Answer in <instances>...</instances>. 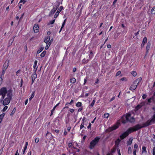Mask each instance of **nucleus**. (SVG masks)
Segmentation results:
<instances>
[{
	"label": "nucleus",
	"mask_w": 155,
	"mask_h": 155,
	"mask_svg": "<svg viewBox=\"0 0 155 155\" xmlns=\"http://www.w3.org/2000/svg\"><path fill=\"white\" fill-rule=\"evenodd\" d=\"M118 126L117 125H115L112 127H109L106 130V132H110L114 130H115L118 128Z\"/></svg>",
	"instance_id": "obj_5"
},
{
	"label": "nucleus",
	"mask_w": 155,
	"mask_h": 155,
	"mask_svg": "<svg viewBox=\"0 0 155 155\" xmlns=\"http://www.w3.org/2000/svg\"><path fill=\"white\" fill-rule=\"evenodd\" d=\"M46 52V51H44L41 54L40 56L41 57H44Z\"/></svg>",
	"instance_id": "obj_23"
},
{
	"label": "nucleus",
	"mask_w": 155,
	"mask_h": 155,
	"mask_svg": "<svg viewBox=\"0 0 155 155\" xmlns=\"http://www.w3.org/2000/svg\"><path fill=\"white\" fill-rule=\"evenodd\" d=\"M121 73V72L120 71H118L116 73V76H117L120 75Z\"/></svg>",
	"instance_id": "obj_36"
},
{
	"label": "nucleus",
	"mask_w": 155,
	"mask_h": 155,
	"mask_svg": "<svg viewBox=\"0 0 155 155\" xmlns=\"http://www.w3.org/2000/svg\"><path fill=\"white\" fill-rule=\"evenodd\" d=\"M23 82V79H21V85H20V87H22V85Z\"/></svg>",
	"instance_id": "obj_49"
},
{
	"label": "nucleus",
	"mask_w": 155,
	"mask_h": 155,
	"mask_svg": "<svg viewBox=\"0 0 155 155\" xmlns=\"http://www.w3.org/2000/svg\"><path fill=\"white\" fill-rule=\"evenodd\" d=\"M55 108H56V107H53V109H52V110L51 111H52L54 112V110H55Z\"/></svg>",
	"instance_id": "obj_64"
},
{
	"label": "nucleus",
	"mask_w": 155,
	"mask_h": 155,
	"mask_svg": "<svg viewBox=\"0 0 155 155\" xmlns=\"http://www.w3.org/2000/svg\"><path fill=\"white\" fill-rule=\"evenodd\" d=\"M43 49H44L43 48H41L40 49L38 50V51H37V53L38 54H39L40 52H41L43 50Z\"/></svg>",
	"instance_id": "obj_31"
},
{
	"label": "nucleus",
	"mask_w": 155,
	"mask_h": 155,
	"mask_svg": "<svg viewBox=\"0 0 155 155\" xmlns=\"http://www.w3.org/2000/svg\"><path fill=\"white\" fill-rule=\"evenodd\" d=\"M142 80V78L141 77L138 78V79L136 80L134 82V84H137V85Z\"/></svg>",
	"instance_id": "obj_13"
},
{
	"label": "nucleus",
	"mask_w": 155,
	"mask_h": 155,
	"mask_svg": "<svg viewBox=\"0 0 155 155\" xmlns=\"http://www.w3.org/2000/svg\"><path fill=\"white\" fill-rule=\"evenodd\" d=\"M51 44V43H50V42L45 47V49L46 50H47L48 48Z\"/></svg>",
	"instance_id": "obj_35"
},
{
	"label": "nucleus",
	"mask_w": 155,
	"mask_h": 155,
	"mask_svg": "<svg viewBox=\"0 0 155 155\" xmlns=\"http://www.w3.org/2000/svg\"><path fill=\"white\" fill-rule=\"evenodd\" d=\"M56 10V9L54 7L53 8L49 14V15H51V14H53Z\"/></svg>",
	"instance_id": "obj_15"
},
{
	"label": "nucleus",
	"mask_w": 155,
	"mask_h": 155,
	"mask_svg": "<svg viewBox=\"0 0 155 155\" xmlns=\"http://www.w3.org/2000/svg\"><path fill=\"white\" fill-rule=\"evenodd\" d=\"M120 80L122 81H124V80H126V81L127 80V79H126V78H122L121 79H120Z\"/></svg>",
	"instance_id": "obj_47"
},
{
	"label": "nucleus",
	"mask_w": 155,
	"mask_h": 155,
	"mask_svg": "<svg viewBox=\"0 0 155 155\" xmlns=\"http://www.w3.org/2000/svg\"><path fill=\"white\" fill-rule=\"evenodd\" d=\"M60 5V3L59 2H56V3H54V7H55V8L56 9V10L57 9V8H58V7Z\"/></svg>",
	"instance_id": "obj_16"
},
{
	"label": "nucleus",
	"mask_w": 155,
	"mask_h": 155,
	"mask_svg": "<svg viewBox=\"0 0 155 155\" xmlns=\"http://www.w3.org/2000/svg\"><path fill=\"white\" fill-rule=\"evenodd\" d=\"M142 106V105L139 104L136 107L135 109L136 110H138Z\"/></svg>",
	"instance_id": "obj_26"
},
{
	"label": "nucleus",
	"mask_w": 155,
	"mask_h": 155,
	"mask_svg": "<svg viewBox=\"0 0 155 155\" xmlns=\"http://www.w3.org/2000/svg\"><path fill=\"white\" fill-rule=\"evenodd\" d=\"M34 31L35 33H37L39 30V27L38 24H35L33 27Z\"/></svg>",
	"instance_id": "obj_9"
},
{
	"label": "nucleus",
	"mask_w": 155,
	"mask_h": 155,
	"mask_svg": "<svg viewBox=\"0 0 155 155\" xmlns=\"http://www.w3.org/2000/svg\"><path fill=\"white\" fill-rule=\"evenodd\" d=\"M63 7L62 6H61L59 8L57 12H56L55 14L54 15V18H56L58 16L59 13L61 11V10L63 9Z\"/></svg>",
	"instance_id": "obj_7"
},
{
	"label": "nucleus",
	"mask_w": 155,
	"mask_h": 155,
	"mask_svg": "<svg viewBox=\"0 0 155 155\" xmlns=\"http://www.w3.org/2000/svg\"><path fill=\"white\" fill-rule=\"evenodd\" d=\"M55 20L54 19L52 21H50L49 22V24H53L54 23L55 21Z\"/></svg>",
	"instance_id": "obj_38"
},
{
	"label": "nucleus",
	"mask_w": 155,
	"mask_h": 155,
	"mask_svg": "<svg viewBox=\"0 0 155 155\" xmlns=\"http://www.w3.org/2000/svg\"><path fill=\"white\" fill-rule=\"evenodd\" d=\"M37 70V68H36L35 70V73L33 74L31 76V79H32V84L34 81L35 79L37 78V75L35 73V71Z\"/></svg>",
	"instance_id": "obj_8"
},
{
	"label": "nucleus",
	"mask_w": 155,
	"mask_h": 155,
	"mask_svg": "<svg viewBox=\"0 0 155 155\" xmlns=\"http://www.w3.org/2000/svg\"><path fill=\"white\" fill-rule=\"evenodd\" d=\"M88 60H85V59H84V60L83 61V62L84 63H86L88 62Z\"/></svg>",
	"instance_id": "obj_42"
},
{
	"label": "nucleus",
	"mask_w": 155,
	"mask_h": 155,
	"mask_svg": "<svg viewBox=\"0 0 155 155\" xmlns=\"http://www.w3.org/2000/svg\"><path fill=\"white\" fill-rule=\"evenodd\" d=\"M74 102V101L71 100L70 102L69 103V104H71Z\"/></svg>",
	"instance_id": "obj_54"
},
{
	"label": "nucleus",
	"mask_w": 155,
	"mask_h": 155,
	"mask_svg": "<svg viewBox=\"0 0 155 155\" xmlns=\"http://www.w3.org/2000/svg\"><path fill=\"white\" fill-rule=\"evenodd\" d=\"M12 91L10 89L8 90V93L7 94V97L3 100L2 104L4 105H8L10 103V100H11L12 98Z\"/></svg>",
	"instance_id": "obj_3"
},
{
	"label": "nucleus",
	"mask_w": 155,
	"mask_h": 155,
	"mask_svg": "<svg viewBox=\"0 0 155 155\" xmlns=\"http://www.w3.org/2000/svg\"><path fill=\"white\" fill-rule=\"evenodd\" d=\"M109 116V114L107 113H105L104 115V117L105 118H107Z\"/></svg>",
	"instance_id": "obj_34"
},
{
	"label": "nucleus",
	"mask_w": 155,
	"mask_h": 155,
	"mask_svg": "<svg viewBox=\"0 0 155 155\" xmlns=\"http://www.w3.org/2000/svg\"><path fill=\"white\" fill-rule=\"evenodd\" d=\"M139 31H138L137 33H135V35L136 36H137L138 34H139Z\"/></svg>",
	"instance_id": "obj_56"
},
{
	"label": "nucleus",
	"mask_w": 155,
	"mask_h": 155,
	"mask_svg": "<svg viewBox=\"0 0 155 155\" xmlns=\"http://www.w3.org/2000/svg\"><path fill=\"white\" fill-rule=\"evenodd\" d=\"M147 38L146 37H145L143 39L142 42L144 43H147Z\"/></svg>",
	"instance_id": "obj_29"
},
{
	"label": "nucleus",
	"mask_w": 155,
	"mask_h": 155,
	"mask_svg": "<svg viewBox=\"0 0 155 155\" xmlns=\"http://www.w3.org/2000/svg\"><path fill=\"white\" fill-rule=\"evenodd\" d=\"M35 95L34 92H33L32 93L31 95V97L29 98V100L30 101L34 97Z\"/></svg>",
	"instance_id": "obj_28"
},
{
	"label": "nucleus",
	"mask_w": 155,
	"mask_h": 155,
	"mask_svg": "<svg viewBox=\"0 0 155 155\" xmlns=\"http://www.w3.org/2000/svg\"><path fill=\"white\" fill-rule=\"evenodd\" d=\"M107 47L109 48H111V46L110 44H108L107 45Z\"/></svg>",
	"instance_id": "obj_51"
},
{
	"label": "nucleus",
	"mask_w": 155,
	"mask_h": 155,
	"mask_svg": "<svg viewBox=\"0 0 155 155\" xmlns=\"http://www.w3.org/2000/svg\"><path fill=\"white\" fill-rule=\"evenodd\" d=\"M137 86V84H134V83L133 84H132L130 87V89L131 90H134L136 89Z\"/></svg>",
	"instance_id": "obj_12"
},
{
	"label": "nucleus",
	"mask_w": 155,
	"mask_h": 155,
	"mask_svg": "<svg viewBox=\"0 0 155 155\" xmlns=\"http://www.w3.org/2000/svg\"><path fill=\"white\" fill-rule=\"evenodd\" d=\"M66 19H65L64 20V22H63V23H62V26L61 28V29L59 31V33H60V32H61L62 29V28H63L64 27V25H65V23L66 22Z\"/></svg>",
	"instance_id": "obj_19"
},
{
	"label": "nucleus",
	"mask_w": 155,
	"mask_h": 155,
	"mask_svg": "<svg viewBox=\"0 0 155 155\" xmlns=\"http://www.w3.org/2000/svg\"><path fill=\"white\" fill-rule=\"evenodd\" d=\"M147 151L146 150V147L145 146H143L142 147V153H143L144 152L147 153Z\"/></svg>",
	"instance_id": "obj_25"
},
{
	"label": "nucleus",
	"mask_w": 155,
	"mask_h": 155,
	"mask_svg": "<svg viewBox=\"0 0 155 155\" xmlns=\"http://www.w3.org/2000/svg\"><path fill=\"white\" fill-rule=\"evenodd\" d=\"M84 127V126L83 124H81L80 126V129H81Z\"/></svg>",
	"instance_id": "obj_52"
},
{
	"label": "nucleus",
	"mask_w": 155,
	"mask_h": 155,
	"mask_svg": "<svg viewBox=\"0 0 155 155\" xmlns=\"http://www.w3.org/2000/svg\"><path fill=\"white\" fill-rule=\"evenodd\" d=\"M26 2V0H21L19 2L20 3L23 2V3H24Z\"/></svg>",
	"instance_id": "obj_44"
},
{
	"label": "nucleus",
	"mask_w": 155,
	"mask_h": 155,
	"mask_svg": "<svg viewBox=\"0 0 155 155\" xmlns=\"http://www.w3.org/2000/svg\"><path fill=\"white\" fill-rule=\"evenodd\" d=\"M151 12L152 14H155V6L153 7L152 8L151 10Z\"/></svg>",
	"instance_id": "obj_24"
},
{
	"label": "nucleus",
	"mask_w": 155,
	"mask_h": 155,
	"mask_svg": "<svg viewBox=\"0 0 155 155\" xmlns=\"http://www.w3.org/2000/svg\"><path fill=\"white\" fill-rule=\"evenodd\" d=\"M147 97L146 95L145 94H143L142 96V98L143 99H145Z\"/></svg>",
	"instance_id": "obj_46"
},
{
	"label": "nucleus",
	"mask_w": 155,
	"mask_h": 155,
	"mask_svg": "<svg viewBox=\"0 0 155 155\" xmlns=\"http://www.w3.org/2000/svg\"><path fill=\"white\" fill-rule=\"evenodd\" d=\"M70 81L71 83H74L76 82V79L74 78H73L70 79Z\"/></svg>",
	"instance_id": "obj_21"
},
{
	"label": "nucleus",
	"mask_w": 155,
	"mask_h": 155,
	"mask_svg": "<svg viewBox=\"0 0 155 155\" xmlns=\"http://www.w3.org/2000/svg\"><path fill=\"white\" fill-rule=\"evenodd\" d=\"M39 140V139L38 138H36L35 140V142L36 143H38Z\"/></svg>",
	"instance_id": "obj_41"
},
{
	"label": "nucleus",
	"mask_w": 155,
	"mask_h": 155,
	"mask_svg": "<svg viewBox=\"0 0 155 155\" xmlns=\"http://www.w3.org/2000/svg\"><path fill=\"white\" fill-rule=\"evenodd\" d=\"M131 114H128L126 115H124L121 117V122L124 124H125L128 121L132 123L135 121V119L133 117H130Z\"/></svg>",
	"instance_id": "obj_2"
},
{
	"label": "nucleus",
	"mask_w": 155,
	"mask_h": 155,
	"mask_svg": "<svg viewBox=\"0 0 155 155\" xmlns=\"http://www.w3.org/2000/svg\"><path fill=\"white\" fill-rule=\"evenodd\" d=\"M16 108H14L13 109V110L12 111V112L11 113V115H13L14 113H15V110H16Z\"/></svg>",
	"instance_id": "obj_32"
},
{
	"label": "nucleus",
	"mask_w": 155,
	"mask_h": 155,
	"mask_svg": "<svg viewBox=\"0 0 155 155\" xmlns=\"http://www.w3.org/2000/svg\"><path fill=\"white\" fill-rule=\"evenodd\" d=\"M89 94H88V93H86V94H85V97H87V96H88Z\"/></svg>",
	"instance_id": "obj_63"
},
{
	"label": "nucleus",
	"mask_w": 155,
	"mask_h": 155,
	"mask_svg": "<svg viewBox=\"0 0 155 155\" xmlns=\"http://www.w3.org/2000/svg\"><path fill=\"white\" fill-rule=\"evenodd\" d=\"M150 44L149 42H148L147 44V52H148V51L150 49Z\"/></svg>",
	"instance_id": "obj_20"
},
{
	"label": "nucleus",
	"mask_w": 155,
	"mask_h": 155,
	"mask_svg": "<svg viewBox=\"0 0 155 155\" xmlns=\"http://www.w3.org/2000/svg\"><path fill=\"white\" fill-rule=\"evenodd\" d=\"M114 99V97H113L110 100V101H113Z\"/></svg>",
	"instance_id": "obj_59"
},
{
	"label": "nucleus",
	"mask_w": 155,
	"mask_h": 155,
	"mask_svg": "<svg viewBox=\"0 0 155 155\" xmlns=\"http://www.w3.org/2000/svg\"><path fill=\"white\" fill-rule=\"evenodd\" d=\"M134 147L135 148H137L138 147L137 145V144H135L134 145Z\"/></svg>",
	"instance_id": "obj_48"
},
{
	"label": "nucleus",
	"mask_w": 155,
	"mask_h": 155,
	"mask_svg": "<svg viewBox=\"0 0 155 155\" xmlns=\"http://www.w3.org/2000/svg\"><path fill=\"white\" fill-rule=\"evenodd\" d=\"M154 98L153 97H152L148 99V102L149 103L151 102L152 101H154Z\"/></svg>",
	"instance_id": "obj_22"
},
{
	"label": "nucleus",
	"mask_w": 155,
	"mask_h": 155,
	"mask_svg": "<svg viewBox=\"0 0 155 155\" xmlns=\"http://www.w3.org/2000/svg\"><path fill=\"white\" fill-rule=\"evenodd\" d=\"M133 140L132 138H130L129 139V141L127 142V144L129 145H131L132 143Z\"/></svg>",
	"instance_id": "obj_17"
},
{
	"label": "nucleus",
	"mask_w": 155,
	"mask_h": 155,
	"mask_svg": "<svg viewBox=\"0 0 155 155\" xmlns=\"http://www.w3.org/2000/svg\"><path fill=\"white\" fill-rule=\"evenodd\" d=\"M155 122V114L153 116L152 118L150 121L148 120L146 123L143 124V126H141L140 124H137L134 126L133 127L129 128L126 132L124 133L120 136V137L121 139H123L127 136L129 134L132 132L137 130L141 128L147 127L150 125V123Z\"/></svg>",
	"instance_id": "obj_1"
},
{
	"label": "nucleus",
	"mask_w": 155,
	"mask_h": 155,
	"mask_svg": "<svg viewBox=\"0 0 155 155\" xmlns=\"http://www.w3.org/2000/svg\"><path fill=\"white\" fill-rule=\"evenodd\" d=\"M91 123H89V125L87 127V128L88 129L90 128L91 127Z\"/></svg>",
	"instance_id": "obj_45"
},
{
	"label": "nucleus",
	"mask_w": 155,
	"mask_h": 155,
	"mask_svg": "<svg viewBox=\"0 0 155 155\" xmlns=\"http://www.w3.org/2000/svg\"><path fill=\"white\" fill-rule=\"evenodd\" d=\"M81 105V103L80 102H78L76 104V106L78 107H80Z\"/></svg>",
	"instance_id": "obj_30"
},
{
	"label": "nucleus",
	"mask_w": 155,
	"mask_h": 155,
	"mask_svg": "<svg viewBox=\"0 0 155 155\" xmlns=\"http://www.w3.org/2000/svg\"><path fill=\"white\" fill-rule=\"evenodd\" d=\"M72 144L71 143H69V144H68V146L69 147H71L72 146Z\"/></svg>",
	"instance_id": "obj_50"
},
{
	"label": "nucleus",
	"mask_w": 155,
	"mask_h": 155,
	"mask_svg": "<svg viewBox=\"0 0 155 155\" xmlns=\"http://www.w3.org/2000/svg\"><path fill=\"white\" fill-rule=\"evenodd\" d=\"M131 74L134 77L136 76L137 74L136 72L134 71H132V72Z\"/></svg>",
	"instance_id": "obj_33"
},
{
	"label": "nucleus",
	"mask_w": 155,
	"mask_h": 155,
	"mask_svg": "<svg viewBox=\"0 0 155 155\" xmlns=\"http://www.w3.org/2000/svg\"><path fill=\"white\" fill-rule=\"evenodd\" d=\"M50 37L49 36H47L46 37L44 40V42L46 44H47L48 43L50 40Z\"/></svg>",
	"instance_id": "obj_14"
},
{
	"label": "nucleus",
	"mask_w": 155,
	"mask_h": 155,
	"mask_svg": "<svg viewBox=\"0 0 155 155\" xmlns=\"http://www.w3.org/2000/svg\"><path fill=\"white\" fill-rule=\"evenodd\" d=\"M20 71V70H18L16 72V74L17 75H18V73H19Z\"/></svg>",
	"instance_id": "obj_61"
},
{
	"label": "nucleus",
	"mask_w": 155,
	"mask_h": 155,
	"mask_svg": "<svg viewBox=\"0 0 155 155\" xmlns=\"http://www.w3.org/2000/svg\"><path fill=\"white\" fill-rule=\"evenodd\" d=\"M5 115V114L3 113L0 115V124L1 123L2 121L3 118L4 117Z\"/></svg>",
	"instance_id": "obj_18"
},
{
	"label": "nucleus",
	"mask_w": 155,
	"mask_h": 155,
	"mask_svg": "<svg viewBox=\"0 0 155 155\" xmlns=\"http://www.w3.org/2000/svg\"><path fill=\"white\" fill-rule=\"evenodd\" d=\"M9 60H7L3 66V69L6 70L7 68L9 66Z\"/></svg>",
	"instance_id": "obj_6"
},
{
	"label": "nucleus",
	"mask_w": 155,
	"mask_h": 155,
	"mask_svg": "<svg viewBox=\"0 0 155 155\" xmlns=\"http://www.w3.org/2000/svg\"><path fill=\"white\" fill-rule=\"evenodd\" d=\"M6 70L3 69L2 72V73L0 76V85L1 84L3 80L2 76H4Z\"/></svg>",
	"instance_id": "obj_10"
},
{
	"label": "nucleus",
	"mask_w": 155,
	"mask_h": 155,
	"mask_svg": "<svg viewBox=\"0 0 155 155\" xmlns=\"http://www.w3.org/2000/svg\"><path fill=\"white\" fill-rule=\"evenodd\" d=\"M100 138L98 137H97L94 138L90 143V148L92 149L95 145L98 143Z\"/></svg>",
	"instance_id": "obj_4"
},
{
	"label": "nucleus",
	"mask_w": 155,
	"mask_h": 155,
	"mask_svg": "<svg viewBox=\"0 0 155 155\" xmlns=\"http://www.w3.org/2000/svg\"><path fill=\"white\" fill-rule=\"evenodd\" d=\"M133 154L134 155H136V150H134Z\"/></svg>",
	"instance_id": "obj_57"
},
{
	"label": "nucleus",
	"mask_w": 155,
	"mask_h": 155,
	"mask_svg": "<svg viewBox=\"0 0 155 155\" xmlns=\"http://www.w3.org/2000/svg\"><path fill=\"white\" fill-rule=\"evenodd\" d=\"M117 0H115L114 1V2H113V5H114L115 4V3L117 2Z\"/></svg>",
	"instance_id": "obj_60"
},
{
	"label": "nucleus",
	"mask_w": 155,
	"mask_h": 155,
	"mask_svg": "<svg viewBox=\"0 0 155 155\" xmlns=\"http://www.w3.org/2000/svg\"><path fill=\"white\" fill-rule=\"evenodd\" d=\"M54 131L55 132H56L57 133H58L59 132V130H54Z\"/></svg>",
	"instance_id": "obj_53"
},
{
	"label": "nucleus",
	"mask_w": 155,
	"mask_h": 155,
	"mask_svg": "<svg viewBox=\"0 0 155 155\" xmlns=\"http://www.w3.org/2000/svg\"><path fill=\"white\" fill-rule=\"evenodd\" d=\"M8 108V106H5L4 107L3 109V111L4 112Z\"/></svg>",
	"instance_id": "obj_37"
},
{
	"label": "nucleus",
	"mask_w": 155,
	"mask_h": 155,
	"mask_svg": "<svg viewBox=\"0 0 155 155\" xmlns=\"http://www.w3.org/2000/svg\"><path fill=\"white\" fill-rule=\"evenodd\" d=\"M76 68H73V72H75L76 71Z\"/></svg>",
	"instance_id": "obj_55"
},
{
	"label": "nucleus",
	"mask_w": 155,
	"mask_h": 155,
	"mask_svg": "<svg viewBox=\"0 0 155 155\" xmlns=\"http://www.w3.org/2000/svg\"><path fill=\"white\" fill-rule=\"evenodd\" d=\"M69 111L73 113L74 112V110L72 109H70Z\"/></svg>",
	"instance_id": "obj_43"
},
{
	"label": "nucleus",
	"mask_w": 155,
	"mask_h": 155,
	"mask_svg": "<svg viewBox=\"0 0 155 155\" xmlns=\"http://www.w3.org/2000/svg\"><path fill=\"white\" fill-rule=\"evenodd\" d=\"M131 148L130 147H129L128 148V153L129 154H131L132 153Z\"/></svg>",
	"instance_id": "obj_27"
},
{
	"label": "nucleus",
	"mask_w": 155,
	"mask_h": 155,
	"mask_svg": "<svg viewBox=\"0 0 155 155\" xmlns=\"http://www.w3.org/2000/svg\"><path fill=\"white\" fill-rule=\"evenodd\" d=\"M145 44V43H143V42L142 43L141 45V46L142 47H144Z\"/></svg>",
	"instance_id": "obj_58"
},
{
	"label": "nucleus",
	"mask_w": 155,
	"mask_h": 155,
	"mask_svg": "<svg viewBox=\"0 0 155 155\" xmlns=\"http://www.w3.org/2000/svg\"><path fill=\"white\" fill-rule=\"evenodd\" d=\"M153 155H155V147L153 149Z\"/></svg>",
	"instance_id": "obj_40"
},
{
	"label": "nucleus",
	"mask_w": 155,
	"mask_h": 155,
	"mask_svg": "<svg viewBox=\"0 0 155 155\" xmlns=\"http://www.w3.org/2000/svg\"><path fill=\"white\" fill-rule=\"evenodd\" d=\"M46 137L48 140H51L52 137L51 134L48 132L46 134Z\"/></svg>",
	"instance_id": "obj_11"
},
{
	"label": "nucleus",
	"mask_w": 155,
	"mask_h": 155,
	"mask_svg": "<svg viewBox=\"0 0 155 155\" xmlns=\"http://www.w3.org/2000/svg\"><path fill=\"white\" fill-rule=\"evenodd\" d=\"M95 100H93V101H92V102L91 103V107L93 106L94 104L95 103Z\"/></svg>",
	"instance_id": "obj_39"
},
{
	"label": "nucleus",
	"mask_w": 155,
	"mask_h": 155,
	"mask_svg": "<svg viewBox=\"0 0 155 155\" xmlns=\"http://www.w3.org/2000/svg\"><path fill=\"white\" fill-rule=\"evenodd\" d=\"M28 99H27L26 100V101H25V105L27 104V103H28Z\"/></svg>",
	"instance_id": "obj_62"
}]
</instances>
